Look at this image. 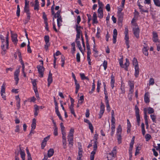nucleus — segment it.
<instances>
[{
	"instance_id": "2eb2a0df",
	"label": "nucleus",
	"mask_w": 160,
	"mask_h": 160,
	"mask_svg": "<svg viewBox=\"0 0 160 160\" xmlns=\"http://www.w3.org/2000/svg\"><path fill=\"white\" fill-rule=\"evenodd\" d=\"M149 47L148 46H143L142 49V52L143 54L146 56H148V51L149 50Z\"/></svg>"
},
{
	"instance_id": "f03ea898",
	"label": "nucleus",
	"mask_w": 160,
	"mask_h": 160,
	"mask_svg": "<svg viewBox=\"0 0 160 160\" xmlns=\"http://www.w3.org/2000/svg\"><path fill=\"white\" fill-rule=\"evenodd\" d=\"M135 114L138 126L140 125L141 119L139 114V109L137 105L135 106Z\"/></svg>"
},
{
	"instance_id": "1a4fd4ad",
	"label": "nucleus",
	"mask_w": 160,
	"mask_h": 160,
	"mask_svg": "<svg viewBox=\"0 0 160 160\" xmlns=\"http://www.w3.org/2000/svg\"><path fill=\"white\" fill-rule=\"evenodd\" d=\"M54 102L55 103V112L57 114V115L58 116H60L61 114H60V113L59 112V109H58V103L57 102L55 98V97H54Z\"/></svg>"
},
{
	"instance_id": "37998d69",
	"label": "nucleus",
	"mask_w": 160,
	"mask_h": 160,
	"mask_svg": "<svg viewBox=\"0 0 160 160\" xmlns=\"http://www.w3.org/2000/svg\"><path fill=\"white\" fill-rule=\"evenodd\" d=\"M98 3L99 7L98 9H102V8L104 6L103 4L102 3V2H101L100 0H98Z\"/></svg>"
},
{
	"instance_id": "6ab92c4d",
	"label": "nucleus",
	"mask_w": 160,
	"mask_h": 160,
	"mask_svg": "<svg viewBox=\"0 0 160 160\" xmlns=\"http://www.w3.org/2000/svg\"><path fill=\"white\" fill-rule=\"evenodd\" d=\"M98 17L100 18H102L103 17V9H98Z\"/></svg>"
},
{
	"instance_id": "7c9ffc66",
	"label": "nucleus",
	"mask_w": 160,
	"mask_h": 160,
	"mask_svg": "<svg viewBox=\"0 0 160 160\" xmlns=\"http://www.w3.org/2000/svg\"><path fill=\"white\" fill-rule=\"evenodd\" d=\"M132 63L133 65L134 66V67H135L139 66L137 60L135 58H133L132 60Z\"/></svg>"
},
{
	"instance_id": "cd10ccee",
	"label": "nucleus",
	"mask_w": 160,
	"mask_h": 160,
	"mask_svg": "<svg viewBox=\"0 0 160 160\" xmlns=\"http://www.w3.org/2000/svg\"><path fill=\"white\" fill-rule=\"evenodd\" d=\"M80 76L81 79L82 80H87L88 81L89 80V79L87 77H86L85 75V74L84 73H80Z\"/></svg>"
},
{
	"instance_id": "f257e3e1",
	"label": "nucleus",
	"mask_w": 160,
	"mask_h": 160,
	"mask_svg": "<svg viewBox=\"0 0 160 160\" xmlns=\"http://www.w3.org/2000/svg\"><path fill=\"white\" fill-rule=\"evenodd\" d=\"M128 30L127 27L125 28V31L124 32V34H125L124 40L125 41V44L127 46V48H129L130 46L129 45V34H128Z\"/></svg>"
},
{
	"instance_id": "052dcab7",
	"label": "nucleus",
	"mask_w": 160,
	"mask_h": 160,
	"mask_svg": "<svg viewBox=\"0 0 160 160\" xmlns=\"http://www.w3.org/2000/svg\"><path fill=\"white\" fill-rule=\"evenodd\" d=\"M123 8H123L121 6H119L118 8V12L117 13H122V11Z\"/></svg>"
},
{
	"instance_id": "423d86ee",
	"label": "nucleus",
	"mask_w": 160,
	"mask_h": 160,
	"mask_svg": "<svg viewBox=\"0 0 160 160\" xmlns=\"http://www.w3.org/2000/svg\"><path fill=\"white\" fill-rule=\"evenodd\" d=\"M76 30L77 32L76 35V38L80 39L81 34L82 33L80 28H81V26H78V25H76Z\"/></svg>"
},
{
	"instance_id": "393cba45",
	"label": "nucleus",
	"mask_w": 160,
	"mask_h": 160,
	"mask_svg": "<svg viewBox=\"0 0 160 160\" xmlns=\"http://www.w3.org/2000/svg\"><path fill=\"white\" fill-rule=\"evenodd\" d=\"M54 152V151L53 149L50 148V149L48 152V157L50 158L53 154Z\"/></svg>"
},
{
	"instance_id": "ddd939ff",
	"label": "nucleus",
	"mask_w": 160,
	"mask_h": 160,
	"mask_svg": "<svg viewBox=\"0 0 160 160\" xmlns=\"http://www.w3.org/2000/svg\"><path fill=\"white\" fill-rule=\"evenodd\" d=\"M68 141L69 147L70 148L72 147L73 144V137H68Z\"/></svg>"
},
{
	"instance_id": "39448f33",
	"label": "nucleus",
	"mask_w": 160,
	"mask_h": 160,
	"mask_svg": "<svg viewBox=\"0 0 160 160\" xmlns=\"http://www.w3.org/2000/svg\"><path fill=\"white\" fill-rule=\"evenodd\" d=\"M37 68L38 72L40 75V77L42 78L43 77V72L44 71V68L42 66L38 65Z\"/></svg>"
},
{
	"instance_id": "c85d7f7f",
	"label": "nucleus",
	"mask_w": 160,
	"mask_h": 160,
	"mask_svg": "<svg viewBox=\"0 0 160 160\" xmlns=\"http://www.w3.org/2000/svg\"><path fill=\"white\" fill-rule=\"evenodd\" d=\"M62 22V18L61 16L60 17L57 18V25L58 27H60V26L61 25V24L60 23V22L61 23Z\"/></svg>"
},
{
	"instance_id": "c03bdc74",
	"label": "nucleus",
	"mask_w": 160,
	"mask_h": 160,
	"mask_svg": "<svg viewBox=\"0 0 160 160\" xmlns=\"http://www.w3.org/2000/svg\"><path fill=\"white\" fill-rule=\"evenodd\" d=\"M20 10L19 7V5H18L17 6V10L16 12L17 16L19 17L20 15Z\"/></svg>"
},
{
	"instance_id": "13d9d810",
	"label": "nucleus",
	"mask_w": 160,
	"mask_h": 160,
	"mask_svg": "<svg viewBox=\"0 0 160 160\" xmlns=\"http://www.w3.org/2000/svg\"><path fill=\"white\" fill-rule=\"evenodd\" d=\"M105 106L104 104L102 102H101L100 107V110L105 111Z\"/></svg>"
},
{
	"instance_id": "0eeeda50",
	"label": "nucleus",
	"mask_w": 160,
	"mask_h": 160,
	"mask_svg": "<svg viewBox=\"0 0 160 160\" xmlns=\"http://www.w3.org/2000/svg\"><path fill=\"white\" fill-rule=\"evenodd\" d=\"M133 33L135 36L137 38L139 37L140 29L138 27L133 28Z\"/></svg>"
},
{
	"instance_id": "dca6fc26",
	"label": "nucleus",
	"mask_w": 160,
	"mask_h": 160,
	"mask_svg": "<svg viewBox=\"0 0 160 160\" xmlns=\"http://www.w3.org/2000/svg\"><path fill=\"white\" fill-rule=\"evenodd\" d=\"M39 4L38 0H35L34 9L37 11L39 9Z\"/></svg>"
},
{
	"instance_id": "f3484780",
	"label": "nucleus",
	"mask_w": 160,
	"mask_h": 160,
	"mask_svg": "<svg viewBox=\"0 0 160 160\" xmlns=\"http://www.w3.org/2000/svg\"><path fill=\"white\" fill-rule=\"evenodd\" d=\"M134 69L135 73L134 75L135 78H137L138 77L139 75V66L135 67H134Z\"/></svg>"
},
{
	"instance_id": "9b49d317",
	"label": "nucleus",
	"mask_w": 160,
	"mask_h": 160,
	"mask_svg": "<svg viewBox=\"0 0 160 160\" xmlns=\"http://www.w3.org/2000/svg\"><path fill=\"white\" fill-rule=\"evenodd\" d=\"M144 99L146 103H148L150 102L149 93L148 92L145 93Z\"/></svg>"
},
{
	"instance_id": "9d476101",
	"label": "nucleus",
	"mask_w": 160,
	"mask_h": 160,
	"mask_svg": "<svg viewBox=\"0 0 160 160\" xmlns=\"http://www.w3.org/2000/svg\"><path fill=\"white\" fill-rule=\"evenodd\" d=\"M52 74L50 71L49 72L48 78V87L50 86V84L52 82Z\"/></svg>"
},
{
	"instance_id": "f8f14e48",
	"label": "nucleus",
	"mask_w": 160,
	"mask_h": 160,
	"mask_svg": "<svg viewBox=\"0 0 160 160\" xmlns=\"http://www.w3.org/2000/svg\"><path fill=\"white\" fill-rule=\"evenodd\" d=\"M117 35V30L115 28L114 29L113 31V43L114 44L116 43Z\"/></svg>"
},
{
	"instance_id": "20e7f679",
	"label": "nucleus",
	"mask_w": 160,
	"mask_h": 160,
	"mask_svg": "<svg viewBox=\"0 0 160 160\" xmlns=\"http://www.w3.org/2000/svg\"><path fill=\"white\" fill-rule=\"evenodd\" d=\"M20 73L19 69H17L14 72V79L15 81V84L17 85L18 83L19 78H18Z\"/></svg>"
},
{
	"instance_id": "864d4df0",
	"label": "nucleus",
	"mask_w": 160,
	"mask_h": 160,
	"mask_svg": "<svg viewBox=\"0 0 160 160\" xmlns=\"http://www.w3.org/2000/svg\"><path fill=\"white\" fill-rule=\"evenodd\" d=\"M72 78H73L74 80V81L75 82V84H78L79 83L78 82L77 80L76 79V77L75 76L73 72H72Z\"/></svg>"
},
{
	"instance_id": "412c9836",
	"label": "nucleus",
	"mask_w": 160,
	"mask_h": 160,
	"mask_svg": "<svg viewBox=\"0 0 160 160\" xmlns=\"http://www.w3.org/2000/svg\"><path fill=\"white\" fill-rule=\"evenodd\" d=\"M138 6L139 9L140 10V12H141L142 13V12H147V13H148V8L146 9H143V6L140 4H138Z\"/></svg>"
},
{
	"instance_id": "c756f323",
	"label": "nucleus",
	"mask_w": 160,
	"mask_h": 160,
	"mask_svg": "<svg viewBox=\"0 0 160 160\" xmlns=\"http://www.w3.org/2000/svg\"><path fill=\"white\" fill-rule=\"evenodd\" d=\"M20 154L22 160H25V153L24 151L20 149Z\"/></svg>"
},
{
	"instance_id": "3c124183",
	"label": "nucleus",
	"mask_w": 160,
	"mask_h": 160,
	"mask_svg": "<svg viewBox=\"0 0 160 160\" xmlns=\"http://www.w3.org/2000/svg\"><path fill=\"white\" fill-rule=\"evenodd\" d=\"M20 99L19 98H18V101L16 102V106L18 109H19L20 108Z\"/></svg>"
},
{
	"instance_id": "58836bf2",
	"label": "nucleus",
	"mask_w": 160,
	"mask_h": 160,
	"mask_svg": "<svg viewBox=\"0 0 160 160\" xmlns=\"http://www.w3.org/2000/svg\"><path fill=\"white\" fill-rule=\"evenodd\" d=\"M116 147H114L112 152L109 153V154L112 156V157H114V154L116 153Z\"/></svg>"
},
{
	"instance_id": "bb28decb",
	"label": "nucleus",
	"mask_w": 160,
	"mask_h": 160,
	"mask_svg": "<svg viewBox=\"0 0 160 160\" xmlns=\"http://www.w3.org/2000/svg\"><path fill=\"white\" fill-rule=\"evenodd\" d=\"M31 127V129L34 130L35 128L36 127V119L35 118L33 119Z\"/></svg>"
},
{
	"instance_id": "09e8293b",
	"label": "nucleus",
	"mask_w": 160,
	"mask_h": 160,
	"mask_svg": "<svg viewBox=\"0 0 160 160\" xmlns=\"http://www.w3.org/2000/svg\"><path fill=\"white\" fill-rule=\"evenodd\" d=\"M76 60L78 62H80V56L79 52H78L76 54Z\"/></svg>"
},
{
	"instance_id": "774afa93",
	"label": "nucleus",
	"mask_w": 160,
	"mask_h": 160,
	"mask_svg": "<svg viewBox=\"0 0 160 160\" xmlns=\"http://www.w3.org/2000/svg\"><path fill=\"white\" fill-rule=\"evenodd\" d=\"M50 43H45L44 45V48L46 51H47L48 50V48L50 46Z\"/></svg>"
},
{
	"instance_id": "5701e85b",
	"label": "nucleus",
	"mask_w": 160,
	"mask_h": 160,
	"mask_svg": "<svg viewBox=\"0 0 160 160\" xmlns=\"http://www.w3.org/2000/svg\"><path fill=\"white\" fill-rule=\"evenodd\" d=\"M122 132V128L121 125H119L117 129L116 135H121Z\"/></svg>"
},
{
	"instance_id": "72a5a7b5",
	"label": "nucleus",
	"mask_w": 160,
	"mask_h": 160,
	"mask_svg": "<svg viewBox=\"0 0 160 160\" xmlns=\"http://www.w3.org/2000/svg\"><path fill=\"white\" fill-rule=\"evenodd\" d=\"M12 38L13 42L16 43L18 41V39L17 35L16 34H14L13 36H12Z\"/></svg>"
},
{
	"instance_id": "4d7b16f0",
	"label": "nucleus",
	"mask_w": 160,
	"mask_h": 160,
	"mask_svg": "<svg viewBox=\"0 0 160 160\" xmlns=\"http://www.w3.org/2000/svg\"><path fill=\"white\" fill-rule=\"evenodd\" d=\"M152 40L153 41L155 42L156 44L157 43H158L159 42H160V41L158 39V37H157V38H152Z\"/></svg>"
},
{
	"instance_id": "79ce46f5",
	"label": "nucleus",
	"mask_w": 160,
	"mask_h": 160,
	"mask_svg": "<svg viewBox=\"0 0 160 160\" xmlns=\"http://www.w3.org/2000/svg\"><path fill=\"white\" fill-rule=\"evenodd\" d=\"M119 64L120 66V67L122 68H124V65L123 64V58H121L119 59Z\"/></svg>"
},
{
	"instance_id": "49530a36",
	"label": "nucleus",
	"mask_w": 160,
	"mask_h": 160,
	"mask_svg": "<svg viewBox=\"0 0 160 160\" xmlns=\"http://www.w3.org/2000/svg\"><path fill=\"white\" fill-rule=\"evenodd\" d=\"M150 118L152 119L153 122L156 123V116L155 115H154V114H151L150 115Z\"/></svg>"
},
{
	"instance_id": "6e6552de",
	"label": "nucleus",
	"mask_w": 160,
	"mask_h": 160,
	"mask_svg": "<svg viewBox=\"0 0 160 160\" xmlns=\"http://www.w3.org/2000/svg\"><path fill=\"white\" fill-rule=\"evenodd\" d=\"M110 85L112 88V89H113L114 87V84L115 83V76L112 73L110 77Z\"/></svg>"
},
{
	"instance_id": "473e14b6",
	"label": "nucleus",
	"mask_w": 160,
	"mask_h": 160,
	"mask_svg": "<svg viewBox=\"0 0 160 160\" xmlns=\"http://www.w3.org/2000/svg\"><path fill=\"white\" fill-rule=\"evenodd\" d=\"M116 138L118 140V143L119 144L122 143V136L121 135H116Z\"/></svg>"
},
{
	"instance_id": "0e129e2a",
	"label": "nucleus",
	"mask_w": 160,
	"mask_h": 160,
	"mask_svg": "<svg viewBox=\"0 0 160 160\" xmlns=\"http://www.w3.org/2000/svg\"><path fill=\"white\" fill-rule=\"evenodd\" d=\"M77 44L78 48L80 51L82 53V48L81 47L80 42L77 43Z\"/></svg>"
},
{
	"instance_id": "a18cd8bd",
	"label": "nucleus",
	"mask_w": 160,
	"mask_h": 160,
	"mask_svg": "<svg viewBox=\"0 0 160 160\" xmlns=\"http://www.w3.org/2000/svg\"><path fill=\"white\" fill-rule=\"evenodd\" d=\"M24 11L26 13H30L29 7L24 6Z\"/></svg>"
},
{
	"instance_id": "7ed1b4c3",
	"label": "nucleus",
	"mask_w": 160,
	"mask_h": 160,
	"mask_svg": "<svg viewBox=\"0 0 160 160\" xmlns=\"http://www.w3.org/2000/svg\"><path fill=\"white\" fill-rule=\"evenodd\" d=\"M98 142L96 141H94L93 145V150L91 152L90 156V160H94V155L96 153V151L97 148Z\"/></svg>"
},
{
	"instance_id": "4468645a",
	"label": "nucleus",
	"mask_w": 160,
	"mask_h": 160,
	"mask_svg": "<svg viewBox=\"0 0 160 160\" xmlns=\"http://www.w3.org/2000/svg\"><path fill=\"white\" fill-rule=\"evenodd\" d=\"M34 112V115L35 117L37 116L39 112V109L38 108V106L35 104L34 105V109L33 111Z\"/></svg>"
},
{
	"instance_id": "6e6d98bb",
	"label": "nucleus",
	"mask_w": 160,
	"mask_h": 160,
	"mask_svg": "<svg viewBox=\"0 0 160 160\" xmlns=\"http://www.w3.org/2000/svg\"><path fill=\"white\" fill-rule=\"evenodd\" d=\"M53 130H54V132H53V134L54 135L56 136L58 135V128L56 127L55 128H53Z\"/></svg>"
},
{
	"instance_id": "aec40b11",
	"label": "nucleus",
	"mask_w": 160,
	"mask_h": 160,
	"mask_svg": "<svg viewBox=\"0 0 160 160\" xmlns=\"http://www.w3.org/2000/svg\"><path fill=\"white\" fill-rule=\"evenodd\" d=\"M144 108L146 109V112H148V113L149 114L153 113L154 112V109L153 108L149 107L148 108Z\"/></svg>"
},
{
	"instance_id": "a878e982",
	"label": "nucleus",
	"mask_w": 160,
	"mask_h": 160,
	"mask_svg": "<svg viewBox=\"0 0 160 160\" xmlns=\"http://www.w3.org/2000/svg\"><path fill=\"white\" fill-rule=\"evenodd\" d=\"M124 65L125 66L124 69L126 71H128V67L129 65V62L128 59H126V62L124 63Z\"/></svg>"
},
{
	"instance_id": "2f4dec72",
	"label": "nucleus",
	"mask_w": 160,
	"mask_h": 160,
	"mask_svg": "<svg viewBox=\"0 0 160 160\" xmlns=\"http://www.w3.org/2000/svg\"><path fill=\"white\" fill-rule=\"evenodd\" d=\"M74 132V129L72 128H71L69 131L68 137H73Z\"/></svg>"
},
{
	"instance_id": "ea45409f",
	"label": "nucleus",
	"mask_w": 160,
	"mask_h": 160,
	"mask_svg": "<svg viewBox=\"0 0 160 160\" xmlns=\"http://www.w3.org/2000/svg\"><path fill=\"white\" fill-rule=\"evenodd\" d=\"M75 92L76 94H77L78 92L80 89V86L79 83L75 84Z\"/></svg>"
},
{
	"instance_id": "4c0bfd02",
	"label": "nucleus",
	"mask_w": 160,
	"mask_h": 160,
	"mask_svg": "<svg viewBox=\"0 0 160 160\" xmlns=\"http://www.w3.org/2000/svg\"><path fill=\"white\" fill-rule=\"evenodd\" d=\"M44 40L45 43H50V38L48 35H46L44 37Z\"/></svg>"
},
{
	"instance_id": "69168bd1",
	"label": "nucleus",
	"mask_w": 160,
	"mask_h": 160,
	"mask_svg": "<svg viewBox=\"0 0 160 160\" xmlns=\"http://www.w3.org/2000/svg\"><path fill=\"white\" fill-rule=\"evenodd\" d=\"M1 93H4V94L5 93V88L3 85H2L1 87Z\"/></svg>"
},
{
	"instance_id": "f704fd0d",
	"label": "nucleus",
	"mask_w": 160,
	"mask_h": 160,
	"mask_svg": "<svg viewBox=\"0 0 160 160\" xmlns=\"http://www.w3.org/2000/svg\"><path fill=\"white\" fill-rule=\"evenodd\" d=\"M108 65V62L106 60H104L103 63L101 64V66H102L104 68V70H106L107 69Z\"/></svg>"
},
{
	"instance_id": "5fc2aeb1",
	"label": "nucleus",
	"mask_w": 160,
	"mask_h": 160,
	"mask_svg": "<svg viewBox=\"0 0 160 160\" xmlns=\"http://www.w3.org/2000/svg\"><path fill=\"white\" fill-rule=\"evenodd\" d=\"M149 85H152L154 84V79L153 78H150L149 80Z\"/></svg>"
},
{
	"instance_id": "a211bd4d",
	"label": "nucleus",
	"mask_w": 160,
	"mask_h": 160,
	"mask_svg": "<svg viewBox=\"0 0 160 160\" xmlns=\"http://www.w3.org/2000/svg\"><path fill=\"white\" fill-rule=\"evenodd\" d=\"M69 109L71 114H72L75 117H76L77 115L75 114L74 109V106H70L69 107Z\"/></svg>"
},
{
	"instance_id": "4be33fe9",
	"label": "nucleus",
	"mask_w": 160,
	"mask_h": 160,
	"mask_svg": "<svg viewBox=\"0 0 160 160\" xmlns=\"http://www.w3.org/2000/svg\"><path fill=\"white\" fill-rule=\"evenodd\" d=\"M118 20L120 22H122L123 18V13H117Z\"/></svg>"
},
{
	"instance_id": "e433bc0d",
	"label": "nucleus",
	"mask_w": 160,
	"mask_h": 160,
	"mask_svg": "<svg viewBox=\"0 0 160 160\" xmlns=\"http://www.w3.org/2000/svg\"><path fill=\"white\" fill-rule=\"evenodd\" d=\"M61 12V11L59 10H58L56 13H55L54 15V17L53 18V20H54V18H58L60 17L61 16L60 15V13Z\"/></svg>"
},
{
	"instance_id": "a19ab883",
	"label": "nucleus",
	"mask_w": 160,
	"mask_h": 160,
	"mask_svg": "<svg viewBox=\"0 0 160 160\" xmlns=\"http://www.w3.org/2000/svg\"><path fill=\"white\" fill-rule=\"evenodd\" d=\"M128 84L130 87V88H134V84L133 81H129L128 82Z\"/></svg>"
},
{
	"instance_id": "8fccbe9b",
	"label": "nucleus",
	"mask_w": 160,
	"mask_h": 160,
	"mask_svg": "<svg viewBox=\"0 0 160 160\" xmlns=\"http://www.w3.org/2000/svg\"><path fill=\"white\" fill-rule=\"evenodd\" d=\"M145 138L146 139V141H148L151 138V136L150 134H147L145 135Z\"/></svg>"
},
{
	"instance_id": "338daca9",
	"label": "nucleus",
	"mask_w": 160,
	"mask_h": 160,
	"mask_svg": "<svg viewBox=\"0 0 160 160\" xmlns=\"http://www.w3.org/2000/svg\"><path fill=\"white\" fill-rule=\"evenodd\" d=\"M81 21V17L80 16H78L77 18V24L76 25H78L79 24L80 22Z\"/></svg>"
},
{
	"instance_id": "e2e57ef3",
	"label": "nucleus",
	"mask_w": 160,
	"mask_h": 160,
	"mask_svg": "<svg viewBox=\"0 0 160 160\" xmlns=\"http://www.w3.org/2000/svg\"><path fill=\"white\" fill-rule=\"evenodd\" d=\"M62 146L63 148L66 149L67 148V141H62Z\"/></svg>"
},
{
	"instance_id": "bf43d9fd",
	"label": "nucleus",
	"mask_w": 160,
	"mask_h": 160,
	"mask_svg": "<svg viewBox=\"0 0 160 160\" xmlns=\"http://www.w3.org/2000/svg\"><path fill=\"white\" fill-rule=\"evenodd\" d=\"M143 111H144V117L145 120H148V116L147 115V112H146V109L144 108L143 109Z\"/></svg>"
},
{
	"instance_id": "de8ad7c7",
	"label": "nucleus",
	"mask_w": 160,
	"mask_h": 160,
	"mask_svg": "<svg viewBox=\"0 0 160 160\" xmlns=\"http://www.w3.org/2000/svg\"><path fill=\"white\" fill-rule=\"evenodd\" d=\"M42 14H43L42 18L44 20V22H47L48 18L47 17V15L46 14L45 12H42Z\"/></svg>"
},
{
	"instance_id": "603ef678",
	"label": "nucleus",
	"mask_w": 160,
	"mask_h": 160,
	"mask_svg": "<svg viewBox=\"0 0 160 160\" xmlns=\"http://www.w3.org/2000/svg\"><path fill=\"white\" fill-rule=\"evenodd\" d=\"M26 151L27 153V154L28 159H29V158H32L31 155V154L29 152L28 149V148H26Z\"/></svg>"
},
{
	"instance_id": "c9c22d12",
	"label": "nucleus",
	"mask_w": 160,
	"mask_h": 160,
	"mask_svg": "<svg viewBox=\"0 0 160 160\" xmlns=\"http://www.w3.org/2000/svg\"><path fill=\"white\" fill-rule=\"evenodd\" d=\"M154 5L157 7H160V0H153Z\"/></svg>"
},
{
	"instance_id": "b1692460",
	"label": "nucleus",
	"mask_w": 160,
	"mask_h": 160,
	"mask_svg": "<svg viewBox=\"0 0 160 160\" xmlns=\"http://www.w3.org/2000/svg\"><path fill=\"white\" fill-rule=\"evenodd\" d=\"M92 21L93 23H98L97 14L95 12H94L93 14Z\"/></svg>"
},
{
	"instance_id": "680f3d73",
	"label": "nucleus",
	"mask_w": 160,
	"mask_h": 160,
	"mask_svg": "<svg viewBox=\"0 0 160 160\" xmlns=\"http://www.w3.org/2000/svg\"><path fill=\"white\" fill-rule=\"evenodd\" d=\"M95 86L94 85V83L93 84V85H92V88L90 91L89 92V93L90 94L92 93L93 91H94L95 89Z\"/></svg>"
}]
</instances>
